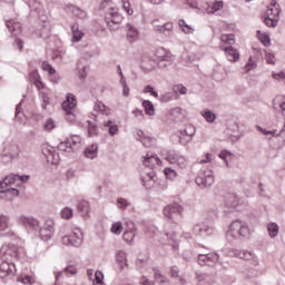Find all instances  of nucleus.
<instances>
[{
    "label": "nucleus",
    "mask_w": 285,
    "mask_h": 285,
    "mask_svg": "<svg viewBox=\"0 0 285 285\" xmlns=\"http://www.w3.org/2000/svg\"><path fill=\"white\" fill-rule=\"evenodd\" d=\"M250 235V229L248 228V225L239 219L234 220L229 229L226 234L227 239H239L240 237H248Z\"/></svg>",
    "instance_id": "nucleus-1"
},
{
    "label": "nucleus",
    "mask_w": 285,
    "mask_h": 285,
    "mask_svg": "<svg viewBox=\"0 0 285 285\" xmlns=\"http://www.w3.org/2000/svg\"><path fill=\"white\" fill-rule=\"evenodd\" d=\"M12 186H14L13 176H7L0 181V199L11 200L13 197H19V189Z\"/></svg>",
    "instance_id": "nucleus-2"
},
{
    "label": "nucleus",
    "mask_w": 285,
    "mask_h": 285,
    "mask_svg": "<svg viewBox=\"0 0 285 285\" xmlns=\"http://www.w3.org/2000/svg\"><path fill=\"white\" fill-rule=\"evenodd\" d=\"M61 244L63 246H73L75 248H79L81 244H83V232L80 228H76L72 233L62 236Z\"/></svg>",
    "instance_id": "nucleus-3"
},
{
    "label": "nucleus",
    "mask_w": 285,
    "mask_h": 285,
    "mask_svg": "<svg viewBox=\"0 0 285 285\" xmlns=\"http://www.w3.org/2000/svg\"><path fill=\"white\" fill-rule=\"evenodd\" d=\"M0 258L7 262L19 259V247L12 244L2 245L0 248Z\"/></svg>",
    "instance_id": "nucleus-4"
},
{
    "label": "nucleus",
    "mask_w": 285,
    "mask_h": 285,
    "mask_svg": "<svg viewBox=\"0 0 285 285\" xmlns=\"http://www.w3.org/2000/svg\"><path fill=\"white\" fill-rule=\"evenodd\" d=\"M171 228V229H170ZM177 228H179V224L177 222H173L169 225V228L165 229V235L173 247V250H179V242L177 240Z\"/></svg>",
    "instance_id": "nucleus-5"
},
{
    "label": "nucleus",
    "mask_w": 285,
    "mask_h": 285,
    "mask_svg": "<svg viewBox=\"0 0 285 285\" xmlns=\"http://www.w3.org/2000/svg\"><path fill=\"white\" fill-rule=\"evenodd\" d=\"M181 213H184V207L179 204L167 205L164 208L165 217H167V219H171V222L180 219Z\"/></svg>",
    "instance_id": "nucleus-6"
},
{
    "label": "nucleus",
    "mask_w": 285,
    "mask_h": 285,
    "mask_svg": "<svg viewBox=\"0 0 285 285\" xmlns=\"http://www.w3.org/2000/svg\"><path fill=\"white\" fill-rule=\"evenodd\" d=\"M17 275V265L14 261H4L0 264V277L6 279V277H14Z\"/></svg>",
    "instance_id": "nucleus-7"
},
{
    "label": "nucleus",
    "mask_w": 285,
    "mask_h": 285,
    "mask_svg": "<svg viewBox=\"0 0 285 285\" xmlns=\"http://www.w3.org/2000/svg\"><path fill=\"white\" fill-rule=\"evenodd\" d=\"M195 181L199 188H210L215 184V176H213V171H205L198 175Z\"/></svg>",
    "instance_id": "nucleus-8"
},
{
    "label": "nucleus",
    "mask_w": 285,
    "mask_h": 285,
    "mask_svg": "<svg viewBox=\"0 0 285 285\" xmlns=\"http://www.w3.org/2000/svg\"><path fill=\"white\" fill-rule=\"evenodd\" d=\"M193 232L198 237H210V235H215V227L200 223L193 227Z\"/></svg>",
    "instance_id": "nucleus-9"
},
{
    "label": "nucleus",
    "mask_w": 285,
    "mask_h": 285,
    "mask_svg": "<svg viewBox=\"0 0 285 285\" xmlns=\"http://www.w3.org/2000/svg\"><path fill=\"white\" fill-rule=\"evenodd\" d=\"M19 224H21L27 230H37L39 228V220L35 217H27L21 215L18 217Z\"/></svg>",
    "instance_id": "nucleus-10"
},
{
    "label": "nucleus",
    "mask_w": 285,
    "mask_h": 285,
    "mask_svg": "<svg viewBox=\"0 0 285 285\" xmlns=\"http://www.w3.org/2000/svg\"><path fill=\"white\" fill-rule=\"evenodd\" d=\"M108 30L111 32H116L119 30V24L121 23V17L119 13L111 12L109 16L105 18Z\"/></svg>",
    "instance_id": "nucleus-11"
},
{
    "label": "nucleus",
    "mask_w": 285,
    "mask_h": 285,
    "mask_svg": "<svg viewBox=\"0 0 285 285\" xmlns=\"http://www.w3.org/2000/svg\"><path fill=\"white\" fill-rule=\"evenodd\" d=\"M166 159L167 161H169V164H177V166L180 167L181 169L188 166V160L186 159V157L179 156L175 151H169Z\"/></svg>",
    "instance_id": "nucleus-12"
},
{
    "label": "nucleus",
    "mask_w": 285,
    "mask_h": 285,
    "mask_svg": "<svg viewBox=\"0 0 285 285\" xmlns=\"http://www.w3.org/2000/svg\"><path fill=\"white\" fill-rule=\"evenodd\" d=\"M217 262H219V254H217V253L199 254L198 255V264L200 266L217 264Z\"/></svg>",
    "instance_id": "nucleus-13"
},
{
    "label": "nucleus",
    "mask_w": 285,
    "mask_h": 285,
    "mask_svg": "<svg viewBox=\"0 0 285 285\" xmlns=\"http://www.w3.org/2000/svg\"><path fill=\"white\" fill-rule=\"evenodd\" d=\"M40 239L42 242H48L55 235V227L52 226V222H47L43 226L40 227Z\"/></svg>",
    "instance_id": "nucleus-14"
},
{
    "label": "nucleus",
    "mask_w": 285,
    "mask_h": 285,
    "mask_svg": "<svg viewBox=\"0 0 285 285\" xmlns=\"http://www.w3.org/2000/svg\"><path fill=\"white\" fill-rule=\"evenodd\" d=\"M77 107V99L75 95L68 94L66 100L62 102V110L67 115H72V110Z\"/></svg>",
    "instance_id": "nucleus-15"
},
{
    "label": "nucleus",
    "mask_w": 285,
    "mask_h": 285,
    "mask_svg": "<svg viewBox=\"0 0 285 285\" xmlns=\"http://www.w3.org/2000/svg\"><path fill=\"white\" fill-rule=\"evenodd\" d=\"M142 164L146 168H149V170H154L155 166L161 164V159L155 154H147L146 157H144Z\"/></svg>",
    "instance_id": "nucleus-16"
},
{
    "label": "nucleus",
    "mask_w": 285,
    "mask_h": 285,
    "mask_svg": "<svg viewBox=\"0 0 285 285\" xmlns=\"http://www.w3.org/2000/svg\"><path fill=\"white\" fill-rule=\"evenodd\" d=\"M279 12H282V9H279V3L273 0L271 4L267 7L266 17H269L272 19H276V21H279Z\"/></svg>",
    "instance_id": "nucleus-17"
},
{
    "label": "nucleus",
    "mask_w": 285,
    "mask_h": 285,
    "mask_svg": "<svg viewBox=\"0 0 285 285\" xmlns=\"http://www.w3.org/2000/svg\"><path fill=\"white\" fill-rule=\"evenodd\" d=\"M161 52H165L164 49H160L157 51V57H158V68H168V66L173 65V57L169 55H163Z\"/></svg>",
    "instance_id": "nucleus-18"
},
{
    "label": "nucleus",
    "mask_w": 285,
    "mask_h": 285,
    "mask_svg": "<svg viewBox=\"0 0 285 285\" xmlns=\"http://www.w3.org/2000/svg\"><path fill=\"white\" fill-rule=\"evenodd\" d=\"M6 26L12 37H19V35H21V22H17L11 19L6 22Z\"/></svg>",
    "instance_id": "nucleus-19"
},
{
    "label": "nucleus",
    "mask_w": 285,
    "mask_h": 285,
    "mask_svg": "<svg viewBox=\"0 0 285 285\" xmlns=\"http://www.w3.org/2000/svg\"><path fill=\"white\" fill-rule=\"evenodd\" d=\"M127 40L129 43H135L137 39H139V30L137 27L132 26L131 23H127Z\"/></svg>",
    "instance_id": "nucleus-20"
},
{
    "label": "nucleus",
    "mask_w": 285,
    "mask_h": 285,
    "mask_svg": "<svg viewBox=\"0 0 285 285\" xmlns=\"http://www.w3.org/2000/svg\"><path fill=\"white\" fill-rule=\"evenodd\" d=\"M224 52L228 61H232V62L239 61V51L233 46L225 47Z\"/></svg>",
    "instance_id": "nucleus-21"
},
{
    "label": "nucleus",
    "mask_w": 285,
    "mask_h": 285,
    "mask_svg": "<svg viewBox=\"0 0 285 285\" xmlns=\"http://www.w3.org/2000/svg\"><path fill=\"white\" fill-rule=\"evenodd\" d=\"M116 261L120 268V271H124V268H128V259L126 258V252L124 250H117L116 252Z\"/></svg>",
    "instance_id": "nucleus-22"
},
{
    "label": "nucleus",
    "mask_w": 285,
    "mask_h": 285,
    "mask_svg": "<svg viewBox=\"0 0 285 285\" xmlns=\"http://www.w3.org/2000/svg\"><path fill=\"white\" fill-rule=\"evenodd\" d=\"M148 180H146V177H140V180L142 183V186H145L147 188V190H150V188H153V186H155V170H149L148 171Z\"/></svg>",
    "instance_id": "nucleus-23"
},
{
    "label": "nucleus",
    "mask_w": 285,
    "mask_h": 285,
    "mask_svg": "<svg viewBox=\"0 0 285 285\" xmlns=\"http://www.w3.org/2000/svg\"><path fill=\"white\" fill-rule=\"evenodd\" d=\"M98 153H99V146L97 144H92L91 146L85 149V157L87 159H97Z\"/></svg>",
    "instance_id": "nucleus-24"
},
{
    "label": "nucleus",
    "mask_w": 285,
    "mask_h": 285,
    "mask_svg": "<svg viewBox=\"0 0 285 285\" xmlns=\"http://www.w3.org/2000/svg\"><path fill=\"white\" fill-rule=\"evenodd\" d=\"M67 10H69V12H72V14L77 17V19H86V17H88V13L85 10L73 4L67 6Z\"/></svg>",
    "instance_id": "nucleus-25"
},
{
    "label": "nucleus",
    "mask_w": 285,
    "mask_h": 285,
    "mask_svg": "<svg viewBox=\"0 0 285 285\" xmlns=\"http://www.w3.org/2000/svg\"><path fill=\"white\" fill-rule=\"evenodd\" d=\"M156 32H161L166 37H170V32H173V22H167L163 26H154Z\"/></svg>",
    "instance_id": "nucleus-26"
},
{
    "label": "nucleus",
    "mask_w": 285,
    "mask_h": 285,
    "mask_svg": "<svg viewBox=\"0 0 285 285\" xmlns=\"http://www.w3.org/2000/svg\"><path fill=\"white\" fill-rule=\"evenodd\" d=\"M3 149L9 153V155H11L13 158L19 157V154L21 153V150L19 149V145L14 142L7 144Z\"/></svg>",
    "instance_id": "nucleus-27"
},
{
    "label": "nucleus",
    "mask_w": 285,
    "mask_h": 285,
    "mask_svg": "<svg viewBox=\"0 0 285 285\" xmlns=\"http://www.w3.org/2000/svg\"><path fill=\"white\" fill-rule=\"evenodd\" d=\"M190 128V134H188V136L186 135H179L178 139H179V144H181V146H186L188 144H190V141H193V137L195 136V127H189Z\"/></svg>",
    "instance_id": "nucleus-28"
},
{
    "label": "nucleus",
    "mask_w": 285,
    "mask_h": 285,
    "mask_svg": "<svg viewBox=\"0 0 285 285\" xmlns=\"http://www.w3.org/2000/svg\"><path fill=\"white\" fill-rule=\"evenodd\" d=\"M78 210L82 217H88L90 215V203L88 200H82L78 204Z\"/></svg>",
    "instance_id": "nucleus-29"
},
{
    "label": "nucleus",
    "mask_w": 285,
    "mask_h": 285,
    "mask_svg": "<svg viewBox=\"0 0 285 285\" xmlns=\"http://www.w3.org/2000/svg\"><path fill=\"white\" fill-rule=\"evenodd\" d=\"M104 126H106V128H108V132L111 137H115V135H117V132H119V126H117V124H115V121H112V120H108V121L104 122Z\"/></svg>",
    "instance_id": "nucleus-30"
},
{
    "label": "nucleus",
    "mask_w": 285,
    "mask_h": 285,
    "mask_svg": "<svg viewBox=\"0 0 285 285\" xmlns=\"http://www.w3.org/2000/svg\"><path fill=\"white\" fill-rule=\"evenodd\" d=\"M142 107L145 109L146 115H148L149 117H155V105H153V101L144 100Z\"/></svg>",
    "instance_id": "nucleus-31"
},
{
    "label": "nucleus",
    "mask_w": 285,
    "mask_h": 285,
    "mask_svg": "<svg viewBox=\"0 0 285 285\" xmlns=\"http://www.w3.org/2000/svg\"><path fill=\"white\" fill-rule=\"evenodd\" d=\"M273 106L275 110H282V112H285V97H276L273 101Z\"/></svg>",
    "instance_id": "nucleus-32"
},
{
    "label": "nucleus",
    "mask_w": 285,
    "mask_h": 285,
    "mask_svg": "<svg viewBox=\"0 0 285 285\" xmlns=\"http://www.w3.org/2000/svg\"><path fill=\"white\" fill-rule=\"evenodd\" d=\"M236 257H239V259H245L246 262H249V259H255V254L248 250H238L235 253Z\"/></svg>",
    "instance_id": "nucleus-33"
},
{
    "label": "nucleus",
    "mask_w": 285,
    "mask_h": 285,
    "mask_svg": "<svg viewBox=\"0 0 285 285\" xmlns=\"http://www.w3.org/2000/svg\"><path fill=\"white\" fill-rule=\"evenodd\" d=\"M58 150H61L62 153H73L75 151V147H72V142L71 141H63L60 142L58 145Z\"/></svg>",
    "instance_id": "nucleus-34"
},
{
    "label": "nucleus",
    "mask_w": 285,
    "mask_h": 285,
    "mask_svg": "<svg viewBox=\"0 0 285 285\" xmlns=\"http://www.w3.org/2000/svg\"><path fill=\"white\" fill-rule=\"evenodd\" d=\"M48 153L49 155L45 154L47 161L53 166H57V164H59V154L55 153L53 150H48Z\"/></svg>",
    "instance_id": "nucleus-35"
},
{
    "label": "nucleus",
    "mask_w": 285,
    "mask_h": 285,
    "mask_svg": "<svg viewBox=\"0 0 285 285\" xmlns=\"http://www.w3.org/2000/svg\"><path fill=\"white\" fill-rule=\"evenodd\" d=\"M73 41H81L83 39V32L79 30V24L71 26Z\"/></svg>",
    "instance_id": "nucleus-36"
},
{
    "label": "nucleus",
    "mask_w": 285,
    "mask_h": 285,
    "mask_svg": "<svg viewBox=\"0 0 285 285\" xmlns=\"http://www.w3.org/2000/svg\"><path fill=\"white\" fill-rule=\"evenodd\" d=\"M267 230L269 233V237L275 238L279 235V226L276 223H271L267 225Z\"/></svg>",
    "instance_id": "nucleus-37"
},
{
    "label": "nucleus",
    "mask_w": 285,
    "mask_h": 285,
    "mask_svg": "<svg viewBox=\"0 0 285 285\" xmlns=\"http://www.w3.org/2000/svg\"><path fill=\"white\" fill-rule=\"evenodd\" d=\"M94 110L96 112H101V115H108V112H110V109H108V107H106V105H104L101 101H97L95 104Z\"/></svg>",
    "instance_id": "nucleus-38"
},
{
    "label": "nucleus",
    "mask_w": 285,
    "mask_h": 285,
    "mask_svg": "<svg viewBox=\"0 0 285 285\" xmlns=\"http://www.w3.org/2000/svg\"><path fill=\"white\" fill-rule=\"evenodd\" d=\"M202 116L204 117L205 121H207L208 124H214L215 119H217V115H215V112L208 109L202 112Z\"/></svg>",
    "instance_id": "nucleus-39"
},
{
    "label": "nucleus",
    "mask_w": 285,
    "mask_h": 285,
    "mask_svg": "<svg viewBox=\"0 0 285 285\" xmlns=\"http://www.w3.org/2000/svg\"><path fill=\"white\" fill-rule=\"evenodd\" d=\"M220 41H223V43H227L228 46H234L235 43V35L233 33H223L220 36Z\"/></svg>",
    "instance_id": "nucleus-40"
},
{
    "label": "nucleus",
    "mask_w": 285,
    "mask_h": 285,
    "mask_svg": "<svg viewBox=\"0 0 285 285\" xmlns=\"http://www.w3.org/2000/svg\"><path fill=\"white\" fill-rule=\"evenodd\" d=\"M8 226H10V218L6 215L0 216V233L8 230Z\"/></svg>",
    "instance_id": "nucleus-41"
},
{
    "label": "nucleus",
    "mask_w": 285,
    "mask_h": 285,
    "mask_svg": "<svg viewBox=\"0 0 285 285\" xmlns=\"http://www.w3.org/2000/svg\"><path fill=\"white\" fill-rule=\"evenodd\" d=\"M88 135L89 137H97L99 135V127L92 121H88Z\"/></svg>",
    "instance_id": "nucleus-42"
},
{
    "label": "nucleus",
    "mask_w": 285,
    "mask_h": 285,
    "mask_svg": "<svg viewBox=\"0 0 285 285\" xmlns=\"http://www.w3.org/2000/svg\"><path fill=\"white\" fill-rule=\"evenodd\" d=\"M135 237H137V232H126L125 230V233L122 235V239L127 244H132V242L135 240Z\"/></svg>",
    "instance_id": "nucleus-43"
},
{
    "label": "nucleus",
    "mask_w": 285,
    "mask_h": 285,
    "mask_svg": "<svg viewBox=\"0 0 285 285\" xmlns=\"http://www.w3.org/2000/svg\"><path fill=\"white\" fill-rule=\"evenodd\" d=\"M170 116L174 117L176 121H181V119H184V114H181V108L179 107L171 109Z\"/></svg>",
    "instance_id": "nucleus-44"
},
{
    "label": "nucleus",
    "mask_w": 285,
    "mask_h": 285,
    "mask_svg": "<svg viewBox=\"0 0 285 285\" xmlns=\"http://www.w3.org/2000/svg\"><path fill=\"white\" fill-rule=\"evenodd\" d=\"M222 8H224V2L223 1H216L208 9V13L209 14H215V12H218V10H222Z\"/></svg>",
    "instance_id": "nucleus-45"
},
{
    "label": "nucleus",
    "mask_w": 285,
    "mask_h": 285,
    "mask_svg": "<svg viewBox=\"0 0 285 285\" xmlns=\"http://www.w3.org/2000/svg\"><path fill=\"white\" fill-rule=\"evenodd\" d=\"M237 204H239V197L235 194H230L226 199V205L235 207Z\"/></svg>",
    "instance_id": "nucleus-46"
},
{
    "label": "nucleus",
    "mask_w": 285,
    "mask_h": 285,
    "mask_svg": "<svg viewBox=\"0 0 285 285\" xmlns=\"http://www.w3.org/2000/svg\"><path fill=\"white\" fill-rule=\"evenodd\" d=\"M111 233L114 235H121V233H124V225H121V222L111 225Z\"/></svg>",
    "instance_id": "nucleus-47"
},
{
    "label": "nucleus",
    "mask_w": 285,
    "mask_h": 285,
    "mask_svg": "<svg viewBox=\"0 0 285 285\" xmlns=\"http://www.w3.org/2000/svg\"><path fill=\"white\" fill-rule=\"evenodd\" d=\"M258 39L266 47L271 46V37L268 35L262 33L261 30H257Z\"/></svg>",
    "instance_id": "nucleus-48"
},
{
    "label": "nucleus",
    "mask_w": 285,
    "mask_h": 285,
    "mask_svg": "<svg viewBox=\"0 0 285 285\" xmlns=\"http://www.w3.org/2000/svg\"><path fill=\"white\" fill-rule=\"evenodd\" d=\"M117 206L120 210H126V208H128V206H130V202H128V199L126 198H117Z\"/></svg>",
    "instance_id": "nucleus-49"
},
{
    "label": "nucleus",
    "mask_w": 285,
    "mask_h": 285,
    "mask_svg": "<svg viewBox=\"0 0 285 285\" xmlns=\"http://www.w3.org/2000/svg\"><path fill=\"white\" fill-rule=\"evenodd\" d=\"M31 77L35 78V86L36 88H38V90H41V88H45V85L39 78V73H37V71L31 72Z\"/></svg>",
    "instance_id": "nucleus-50"
},
{
    "label": "nucleus",
    "mask_w": 285,
    "mask_h": 285,
    "mask_svg": "<svg viewBox=\"0 0 285 285\" xmlns=\"http://www.w3.org/2000/svg\"><path fill=\"white\" fill-rule=\"evenodd\" d=\"M278 21L279 20L275 18H269V16H266V18L264 19V23L267 26V28H276Z\"/></svg>",
    "instance_id": "nucleus-51"
},
{
    "label": "nucleus",
    "mask_w": 285,
    "mask_h": 285,
    "mask_svg": "<svg viewBox=\"0 0 285 285\" xmlns=\"http://www.w3.org/2000/svg\"><path fill=\"white\" fill-rule=\"evenodd\" d=\"M12 159H14L12 157V155L9 154L7 150L2 149V151H1V161H3V164H10V161H12Z\"/></svg>",
    "instance_id": "nucleus-52"
},
{
    "label": "nucleus",
    "mask_w": 285,
    "mask_h": 285,
    "mask_svg": "<svg viewBox=\"0 0 285 285\" xmlns=\"http://www.w3.org/2000/svg\"><path fill=\"white\" fill-rule=\"evenodd\" d=\"M53 128H57L55 120L52 118L47 119V121L43 125V129L50 132V130H53Z\"/></svg>",
    "instance_id": "nucleus-53"
},
{
    "label": "nucleus",
    "mask_w": 285,
    "mask_h": 285,
    "mask_svg": "<svg viewBox=\"0 0 285 285\" xmlns=\"http://www.w3.org/2000/svg\"><path fill=\"white\" fill-rule=\"evenodd\" d=\"M179 26L183 28V32H185V35H190V32L195 31V29L188 26L185 20H179Z\"/></svg>",
    "instance_id": "nucleus-54"
},
{
    "label": "nucleus",
    "mask_w": 285,
    "mask_h": 285,
    "mask_svg": "<svg viewBox=\"0 0 285 285\" xmlns=\"http://www.w3.org/2000/svg\"><path fill=\"white\" fill-rule=\"evenodd\" d=\"M155 279H157L159 284H166V282H168V278H166L159 269L155 271Z\"/></svg>",
    "instance_id": "nucleus-55"
},
{
    "label": "nucleus",
    "mask_w": 285,
    "mask_h": 285,
    "mask_svg": "<svg viewBox=\"0 0 285 285\" xmlns=\"http://www.w3.org/2000/svg\"><path fill=\"white\" fill-rule=\"evenodd\" d=\"M61 217L62 219H70L72 218V208L70 207H65L62 210H61Z\"/></svg>",
    "instance_id": "nucleus-56"
},
{
    "label": "nucleus",
    "mask_w": 285,
    "mask_h": 285,
    "mask_svg": "<svg viewBox=\"0 0 285 285\" xmlns=\"http://www.w3.org/2000/svg\"><path fill=\"white\" fill-rule=\"evenodd\" d=\"M67 141H70L73 150H77V147L81 144V138H79V136H72Z\"/></svg>",
    "instance_id": "nucleus-57"
},
{
    "label": "nucleus",
    "mask_w": 285,
    "mask_h": 285,
    "mask_svg": "<svg viewBox=\"0 0 285 285\" xmlns=\"http://www.w3.org/2000/svg\"><path fill=\"white\" fill-rule=\"evenodd\" d=\"M41 39H48L50 37V24H45L40 32Z\"/></svg>",
    "instance_id": "nucleus-58"
},
{
    "label": "nucleus",
    "mask_w": 285,
    "mask_h": 285,
    "mask_svg": "<svg viewBox=\"0 0 285 285\" xmlns=\"http://www.w3.org/2000/svg\"><path fill=\"white\" fill-rule=\"evenodd\" d=\"M173 90L174 92H179V95H186L188 92V89L184 85H175Z\"/></svg>",
    "instance_id": "nucleus-59"
},
{
    "label": "nucleus",
    "mask_w": 285,
    "mask_h": 285,
    "mask_svg": "<svg viewBox=\"0 0 285 285\" xmlns=\"http://www.w3.org/2000/svg\"><path fill=\"white\" fill-rule=\"evenodd\" d=\"M42 70L49 72V75H55L57 72V70H55L48 61L42 62Z\"/></svg>",
    "instance_id": "nucleus-60"
},
{
    "label": "nucleus",
    "mask_w": 285,
    "mask_h": 285,
    "mask_svg": "<svg viewBox=\"0 0 285 285\" xmlns=\"http://www.w3.org/2000/svg\"><path fill=\"white\" fill-rule=\"evenodd\" d=\"M145 233H146L147 237L153 238V237H155V236L157 235V227H155V226H149V227H147V228L145 229Z\"/></svg>",
    "instance_id": "nucleus-61"
},
{
    "label": "nucleus",
    "mask_w": 285,
    "mask_h": 285,
    "mask_svg": "<svg viewBox=\"0 0 285 285\" xmlns=\"http://www.w3.org/2000/svg\"><path fill=\"white\" fill-rule=\"evenodd\" d=\"M126 232L137 233V226H135V223L132 220L126 222Z\"/></svg>",
    "instance_id": "nucleus-62"
},
{
    "label": "nucleus",
    "mask_w": 285,
    "mask_h": 285,
    "mask_svg": "<svg viewBox=\"0 0 285 285\" xmlns=\"http://www.w3.org/2000/svg\"><path fill=\"white\" fill-rule=\"evenodd\" d=\"M144 92H149L151 97H155L156 99L159 97V94H157V91H155V88L150 85H147L144 88Z\"/></svg>",
    "instance_id": "nucleus-63"
},
{
    "label": "nucleus",
    "mask_w": 285,
    "mask_h": 285,
    "mask_svg": "<svg viewBox=\"0 0 285 285\" xmlns=\"http://www.w3.org/2000/svg\"><path fill=\"white\" fill-rule=\"evenodd\" d=\"M140 142L142 144V146L145 148H150L153 146V138L148 137V136H145Z\"/></svg>",
    "instance_id": "nucleus-64"
}]
</instances>
